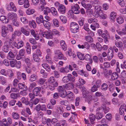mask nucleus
<instances>
[{
  "label": "nucleus",
  "mask_w": 126,
  "mask_h": 126,
  "mask_svg": "<svg viewBox=\"0 0 126 126\" xmlns=\"http://www.w3.org/2000/svg\"><path fill=\"white\" fill-rule=\"evenodd\" d=\"M10 46V44L7 41H6L4 43V45L2 47V51L5 53H7L9 50Z\"/></svg>",
  "instance_id": "nucleus-4"
},
{
  "label": "nucleus",
  "mask_w": 126,
  "mask_h": 126,
  "mask_svg": "<svg viewBox=\"0 0 126 126\" xmlns=\"http://www.w3.org/2000/svg\"><path fill=\"white\" fill-rule=\"evenodd\" d=\"M60 45L64 51L66 49V46L65 43L63 40H62L60 42Z\"/></svg>",
  "instance_id": "nucleus-17"
},
{
  "label": "nucleus",
  "mask_w": 126,
  "mask_h": 126,
  "mask_svg": "<svg viewBox=\"0 0 126 126\" xmlns=\"http://www.w3.org/2000/svg\"><path fill=\"white\" fill-rule=\"evenodd\" d=\"M77 56L78 57L79 59L81 60H84V55L82 54L80 52H78L77 53Z\"/></svg>",
  "instance_id": "nucleus-40"
},
{
  "label": "nucleus",
  "mask_w": 126,
  "mask_h": 126,
  "mask_svg": "<svg viewBox=\"0 0 126 126\" xmlns=\"http://www.w3.org/2000/svg\"><path fill=\"white\" fill-rule=\"evenodd\" d=\"M32 35L36 40H38L39 38L38 34L36 32H35L34 30H32Z\"/></svg>",
  "instance_id": "nucleus-19"
},
{
  "label": "nucleus",
  "mask_w": 126,
  "mask_h": 126,
  "mask_svg": "<svg viewBox=\"0 0 126 126\" xmlns=\"http://www.w3.org/2000/svg\"><path fill=\"white\" fill-rule=\"evenodd\" d=\"M23 42L22 41H20L17 43L16 47L17 49H19L23 47Z\"/></svg>",
  "instance_id": "nucleus-26"
},
{
  "label": "nucleus",
  "mask_w": 126,
  "mask_h": 126,
  "mask_svg": "<svg viewBox=\"0 0 126 126\" xmlns=\"http://www.w3.org/2000/svg\"><path fill=\"white\" fill-rule=\"evenodd\" d=\"M51 12L53 15L56 16H58V12L55 8L52 7L51 8Z\"/></svg>",
  "instance_id": "nucleus-21"
},
{
  "label": "nucleus",
  "mask_w": 126,
  "mask_h": 126,
  "mask_svg": "<svg viewBox=\"0 0 126 126\" xmlns=\"http://www.w3.org/2000/svg\"><path fill=\"white\" fill-rule=\"evenodd\" d=\"M21 21L24 24H26L28 23V21L26 18L25 17H21L20 19Z\"/></svg>",
  "instance_id": "nucleus-39"
},
{
  "label": "nucleus",
  "mask_w": 126,
  "mask_h": 126,
  "mask_svg": "<svg viewBox=\"0 0 126 126\" xmlns=\"http://www.w3.org/2000/svg\"><path fill=\"white\" fill-rule=\"evenodd\" d=\"M33 58L34 61L37 62H39L40 61V59L38 55L36 54H34L33 55Z\"/></svg>",
  "instance_id": "nucleus-41"
},
{
  "label": "nucleus",
  "mask_w": 126,
  "mask_h": 126,
  "mask_svg": "<svg viewBox=\"0 0 126 126\" xmlns=\"http://www.w3.org/2000/svg\"><path fill=\"white\" fill-rule=\"evenodd\" d=\"M13 24L15 26L18 27L19 25V23L16 19H14L13 21Z\"/></svg>",
  "instance_id": "nucleus-53"
},
{
  "label": "nucleus",
  "mask_w": 126,
  "mask_h": 126,
  "mask_svg": "<svg viewBox=\"0 0 126 126\" xmlns=\"http://www.w3.org/2000/svg\"><path fill=\"white\" fill-rule=\"evenodd\" d=\"M75 77L72 76L70 74H68L67 76H64L62 79V80L63 82L66 83L69 81L72 82H75Z\"/></svg>",
  "instance_id": "nucleus-1"
},
{
  "label": "nucleus",
  "mask_w": 126,
  "mask_h": 126,
  "mask_svg": "<svg viewBox=\"0 0 126 126\" xmlns=\"http://www.w3.org/2000/svg\"><path fill=\"white\" fill-rule=\"evenodd\" d=\"M60 18L61 21L64 23H66L67 21L66 17L63 16H61L60 17Z\"/></svg>",
  "instance_id": "nucleus-35"
},
{
  "label": "nucleus",
  "mask_w": 126,
  "mask_h": 126,
  "mask_svg": "<svg viewBox=\"0 0 126 126\" xmlns=\"http://www.w3.org/2000/svg\"><path fill=\"white\" fill-rule=\"evenodd\" d=\"M58 91L59 93L60 92H63V91L65 90L64 88L61 86H60L58 87Z\"/></svg>",
  "instance_id": "nucleus-59"
},
{
  "label": "nucleus",
  "mask_w": 126,
  "mask_h": 126,
  "mask_svg": "<svg viewBox=\"0 0 126 126\" xmlns=\"http://www.w3.org/2000/svg\"><path fill=\"white\" fill-rule=\"evenodd\" d=\"M118 77V75L116 72L113 73L111 76V79L113 80L117 79Z\"/></svg>",
  "instance_id": "nucleus-20"
},
{
  "label": "nucleus",
  "mask_w": 126,
  "mask_h": 126,
  "mask_svg": "<svg viewBox=\"0 0 126 126\" xmlns=\"http://www.w3.org/2000/svg\"><path fill=\"white\" fill-rule=\"evenodd\" d=\"M49 82L50 83H52L55 81L54 78L53 77H51L48 80Z\"/></svg>",
  "instance_id": "nucleus-63"
},
{
  "label": "nucleus",
  "mask_w": 126,
  "mask_h": 126,
  "mask_svg": "<svg viewBox=\"0 0 126 126\" xmlns=\"http://www.w3.org/2000/svg\"><path fill=\"white\" fill-rule=\"evenodd\" d=\"M41 105L40 104H38L35 106V107L34 108V109L38 111L41 110Z\"/></svg>",
  "instance_id": "nucleus-62"
},
{
  "label": "nucleus",
  "mask_w": 126,
  "mask_h": 126,
  "mask_svg": "<svg viewBox=\"0 0 126 126\" xmlns=\"http://www.w3.org/2000/svg\"><path fill=\"white\" fill-rule=\"evenodd\" d=\"M42 35L44 37H46L47 39L52 38H53V35L52 33L48 32H45L44 34L43 32L40 31Z\"/></svg>",
  "instance_id": "nucleus-6"
},
{
  "label": "nucleus",
  "mask_w": 126,
  "mask_h": 126,
  "mask_svg": "<svg viewBox=\"0 0 126 126\" xmlns=\"http://www.w3.org/2000/svg\"><path fill=\"white\" fill-rule=\"evenodd\" d=\"M116 14L114 12H112L111 13L110 15V19L112 21H113L116 18Z\"/></svg>",
  "instance_id": "nucleus-30"
},
{
  "label": "nucleus",
  "mask_w": 126,
  "mask_h": 126,
  "mask_svg": "<svg viewBox=\"0 0 126 126\" xmlns=\"http://www.w3.org/2000/svg\"><path fill=\"white\" fill-rule=\"evenodd\" d=\"M39 83L40 85L44 84V86H45L44 84H46L45 83V79H44L42 78H40L39 81Z\"/></svg>",
  "instance_id": "nucleus-52"
},
{
  "label": "nucleus",
  "mask_w": 126,
  "mask_h": 126,
  "mask_svg": "<svg viewBox=\"0 0 126 126\" xmlns=\"http://www.w3.org/2000/svg\"><path fill=\"white\" fill-rule=\"evenodd\" d=\"M1 35L3 37H5L8 32L7 28L5 26L2 25L1 27Z\"/></svg>",
  "instance_id": "nucleus-7"
},
{
  "label": "nucleus",
  "mask_w": 126,
  "mask_h": 126,
  "mask_svg": "<svg viewBox=\"0 0 126 126\" xmlns=\"http://www.w3.org/2000/svg\"><path fill=\"white\" fill-rule=\"evenodd\" d=\"M67 98L68 100L71 101L74 98V95L73 93L71 92H70L68 94H66Z\"/></svg>",
  "instance_id": "nucleus-12"
},
{
  "label": "nucleus",
  "mask_w": 126,
  "mask_h": 126,
  "mask_svg": "<svg viewBox=\"0 0 126 126\" xmlns=\"http://www.w3.org/2000/svg\"><path fill=\"white\" fill-rule=\"evenodd\" d=\"M59 94L60 96L63 98H65L66 96V93L65 90L60 92Z\"/></svg>",
  "instance_id": "nucleus-38"
},
{
  "label": "nucleus",
  "mask_w": 126,
  "mask_h": 126,
  "mask_svg": "<svg viewBox=\"0 0 126 126\" xmlns=\"http://www.w3.org/2000/svg\"><path fill=\"white\" fill-rule=\"evenodd\" d=\"M18 95V94L12 93L11 94L10 96L11 98L14 99H15L16 98Z\"/></svg>",
  "instance_id": "nucleus-51"
},
{
  "label": "nucleus",
  "mask_w": 126,
  "mask_h": 126,
  "mask_svg": "<svg viewBox=\"0 0 126 126\" xmlns=\"http://www.w3.org/2000/svg\"><path fill=\"white\" fill-rule=\"evenodd\" d=\"M17 40H12V41H9L8 42L9 44H10V46H11V47L12 48H14V47H16L17 43Z\"/></svg>",
  "instance_id": "nucleus-13"
},
{
  "label": "nucleus",
  "mask_w": 126,
  "mask_h": 126,
  "mask_svg": "<svg viewBox=\"0 0 126 126\" xmlns=\"http://www.w3.org/2000/svg\"><path fill=\"white\" fill-rule=\"evenodd\" d=\"M0 81L2 85H5L6 84L7 81L5 78L0 76Z\"/></svg>",
  "instance_id": "nucleus-16"
},
{
  "label": "nucleus",
  "mask_w": 126,
  "mask_h": 126,
  "mask_svg": "<svg viewBox=\"0 0 126 126\" xmlns=\"http://www.w3.org/2000/svg\"><path fill=\"white\" fill-rule=\"evenodd\" d=\"M10 63L11 66L13 67L15 66V64L16 63V60L13 59L12 61H10Z\"/></svg>",
  "instance_id": "nucleus-45"
},
{
  "label": "nucleus",
  "mask_w": 126,
  "mask_h": 126,
  "mask_svg": "<svg viewBox=\"0 0 126 126\" xmlns=\"http://www.w3.org/2000/svg\"><path fill=\"white\" fill-rule=\"evenodd\" d=\"M59 11L61 14H64L65 13L66 8L65 6L63 4H61L58 7Z\"/></svg>",
  "instance_id": "nucleus-8"
},
{
  "label": "nucleus",
  "mask_w": 126,
  "mask_h": 126,
  "mask_svg": "<svg viewBox=\"0 0 126 126\" xmlns=\"http://www.w3.org/2000/svg\"><path fill=\"white\" fill-rule=\"evenodd\" d=\"M121 77L124 78H126V71L124 70L121 74Z\"/></svg>",
  "instance_id": "nucleus-54"
},
{
  "label": "nucleus",
  "mask_w": 126,
  "mask_h": 126,
  "mask_svg": "<svg viewBox=\"0 0 126 126\" xmlns=\"http://www.w3.org/2000/svg\"><path fill=\"white\" fill-rule=\"evenodd\" d=\"M103 71L105 77L106 78L109 77L108 71L105 68L103 69Z\"/></svg>",
  "instance_id": "nucleus-55"
},
{
  "label": "nucleus",
  "mask_w": 126,
  "mask_h": 126,
  "mask_svg": "<svg viewBox=\"0 0 126 126\" xmlns=\"http://www.w3.org/2000/svg\"><path fill=\"white\" fill-rule=\"evenodd\" d=\"M8 17L10 19L14 20L17 17V15L15 13L11 12L9 13L7 15Z\"/></svg>",
  "instance_id": "nucleus-10"
},
{
  "label": "nucleus",
  "mask_w": 126,
  "mask_h": 126,
  "mask_svg": "<svg viewBox=\"0 0 126 126\" xmlns=\"http://www.w3.org/2000/svg\"><path fill=\"white\" fill-rule=\"evenodd\" d=\"M42 23L45 27L47 28L50 27V24L49 22L45 20Z\"/></svg>",
  "instance_id": "nucleus-32"
},
{
  "label": "nucleus",
  "mask_w": 126,
  "mask_h": 126,
  "mask_svg": "<svg viewBox=\"0 0 126 126\" xmlns=\"http://www.w3.org/2000/svg\"><path fill=\"white\" fill-rule=\"evenodd\" d=\"M46 59L47 61L49 63H51V58L50 57V55H47L46 56Z\"/></svg>",
  "instance_id": "nucleus-61"
},
{
  "label": "nucleus",
  "mask_w": 126,
  "mask_h": 126,
  "mask_svg": "<svg viewBox=\"0 0 126 126\" xmlns=\"http://www.w3.org/2000/svg\"><path fill=\"white\" fill-rule=\"evenodd\" d=\"M125 111L126 112V109L124 107L121 106L119 109V113L121 115H122Z\"/></svg>",
  "instance_id": "nucleus-29"
},
{
  "label": "nucleus",
  "mask_w": 126,
  "mask_h": 126,
  "mask_svg": "<svg viewBox=\"0 0 126 126\" xmlns=\"http://www.w3.org/2000/svg\"><path fill=\"white\" fill-rule=\"evenodd\" d=\"M42 67L45 68L47 71L49 72L50 70V67L47 64H43Z\"/></svg>",
  "instance_id": "nucleus-24"
},
{
  "label": "nucleus",
  "mask_w": 126,
  "mask_h": 126,
  "mask_svg": "<svg viewBox=\"0 0 126 126\" xmlns=\"http://www.w3.org/2000/svg\"><path fill=\"white\" fill-rule=\"evenodd\" d=\"M85 38L86 40L90 43H91L93 41V38L90 36H86Z\"/></svg>",
  "instance_id": "nucleus-37"
},
{
  "label": "nucleus",
  "mask_w": 126,
  "mask_h": 126,
  "mask_svg": "<svg viewBox=\"0 0 126 126\" xmlns=\"http://www.w3.org/2000/svg\"><path fill=\"white\" fill-rule=\"evenodd\" d=\"M40 89V87H37L34 88L33 90V93L34 95L35 96H37Z\"/></svg>",
  "instance_id": "nucleus-18"
},
{
  "label": "nucleus",
  "mask_w": 126,
  "mask_h": 126,
  "mask_svg": "<svg viewBox=\"0 0 126 126\" xmlns=\"http://www.w3.org/2000/svg\"><path fill=\"white\" fill-rule=\"evenodd\" d=\"M18 88L20 89H22L24 91H26L28 89V88L25 85L22 83H19L18 85Z\"/></svg>",
  "instance_id": "nucleus-14"
},
{
  "label": "nucleus",
  "mask_w": 126,
  "mask_h": 126,
  "mask_svg": "<svg viewBox=\"0 0 126 126\" xmlns=\"http://www.w3.org/2000/svg\"><path fill=\"white\" fill-rule=\"evenodd\" d=\"M93 99V97L91 95H89L88 96L87 98L85 99V100L87 101L89 104H90L91 103V101Z\"/></svg>",
  "instance_id": "nucleus-36"
},
{
  "label": "nucleus",
  "mask_w": 126,
  "mask_h": 126,
  "mask_svg": "<svg viewBox=\"0 0 126 126\" xmlns=\"http://www.w3.org/2000/svg\"><path fill=\"white\" fill-rule=\"evenodd\" d=\"M98 88L95 85H94L91 88V92H94L96 91L97 90Z\"/></svg>",
  "instance_id": "nucleus-47"
},
{
  "label": "nucleus",
  "mask_w": 126,
  "mask_h": 126,
  "mask_svg": "<svg viewBox=\"0 0 126 126\" xmlns=\"http://www.w3.org/2000/svg\"><path fill=\"white\" fill-rule=\"evenodd\" d=\"M10 5L11 7L12 8V9L15 12L16 11V9L15 7L14 3L12 2H11L10 3Z\"/></svg>",
  "instance_id": "nucleus-48"
},
{
  "label": "nucleus",
  "mask_w": 126,
  "mask_h": 126,
  "mask_svg": "<svg viewBox=\"0 0 126 126\" xmlns=\"http://www.w3.org/2000/svg\"><path fill=\"white\" fill-rule=\"evenodd\" d=\"M27 66L26 68V71L28 73H31L32 70L31 63H29L28 65L27 64Z\"/></svg>",
  "instance_id": "nucleus-25"
},
{
  "label": "nucleus",
  "mask_w": 126,
  "mask_h": 126,
  "mask_svg": "<svg viewBox=\"0 0 126 126\" xmlns=\"http://www.w3.org/2000/svg\"><path fill=\"white\" fill-rule=\"evenodd\" d=\"M116 21L119 24H121L123 22L124 19L122 17L120 16L117 18Z\"/></svg>",
  "instance_id": "nucleus-28"
},
{
  "label": "nucleus",
  "mask_w": 126,
  "mask_h": 126,
  "mask_svg": "<svg viewBox=\"0 0 126 126\" xmlns=\"http://www.w3.org/2000/svg\"><path fill=\"white\" fill-rule=\"evenodd\" d=\"M96 118L99 119L102 118V114L101 113H96Z\"/></svg>",
  "instance_id": "nucleus-60"
},
{
  "label": "nucleus",
  "mask_w": 126,
  "mask_h": 126,
  "mask_svg": "<svg viewBox=\"0 0 126 126\" xmlns=\"http://www.w3.org/2000/svg\"><path fill=\"white\" fill-rule=\"evenodd\" d=\"M7 29L8 30L11 32H13L14 31L13 29L12 26L10 25H8Z\"/></svg>",
  "instance_id": "nucleus-58"
},
{
  "label": "nucleus",
  "mask_w": 126,
  "mask_h": 126,
  "mask_svg": "<svg viewBox=\"0 0 126 126\" xmlns=\"http://www.w3.org/2000/svg\"><path fill=\"white\" fill-rule=\"evenodd\" d=\"M115 44L116 46L119 48H121L122 46V43L121 42H115Z\"/></svg>",
  "instance_id": "nucleus-50"
},
{
  "label": "nucleus",
  "mask_w": 126,
  "mask_h": 126,
  "mask_svg": "<svg viewBox=\"0 0 126 126\" xmlns=\"http://www.w3.org/2000/svg\"><path fill=\"white\" fill-rule=\"evenodd\" d=\"M60 104L64 106H67L69 104V102L66 100H62L60 102Z\"/></svg>",
  "instance_id": "nucleus-43"
},
{
  "label": "nucleus",
  "mask_w": 126,
  "mask_h": 126,
  "mask_svg": "<svg viewBox=\"0 0 126 126\" xmlns=\"http://www.w3.org/2000/svg\"><path fill=\"white\" fill-rule=\"evenodd\" d=\"M84 18H81L80 19V20L79 21V23L81 26L83 25L84 23Z\"/></svg>",
  "instance_id": "nucleus-56"
},
{
  "label": "nucleus",
  "mask_w": 126,
  "mask_h": 126,
  "mask_svg": "<svg viewBox=\"0 0 126 126\" xmlns=\"http://www.w3.org/2000/svg\"><path fill=\"white\" fill-rule=\"evenodd\" d=\"M21 32L24 35L26 36H28L29 34V32L26 31L23 27H21Z\"/></svg>",
  "instance_id": "nucleus-33"
},
{
  "label": "nucleus",
  "mask_w": 126,
  "mask_h": 126,
  "mask_svg": "<svg viewBox=\"0 0 126 126\" xmlns=\"http://www.w3.org/2000/svg\"><path fill=\"white\" fill-rule=\"evenodd\" d=\"M118 2L119 5L122 7H124L125 5V2L123 0H118Z\"/></svg>",
  "instance_id": "nucleus-34"
},
{
  "label": "nucleus",
  "mask_w": 126,
  "mask_h": 126,
  "mask_svg": "<svg viewBox=\"0 0 126 126\" xmlns=\"http://www.w3.org/2000/svg\"><path fill=\"white\" fill-rule=\"evenodd\" d=\"M26 51L27 53L28 54L31 53V45L28 42L26 43Z\"/></svg>",
  "instance_id": "nucleus-27"
},
{
  "label": "nucleus",
  "mask_w": 126,
  "mask_h": 126,
  "mask_svg": "<svg viewBox=\"0 0 126 126\" xmlns=\"http://www.w3.org/2000/svg\"><path fill=\"white\" fill-rule=\"evenodd\" d=\"M46 123L48 126H51L50 123H51V120L50 119L48 118L46 120Z\"/></svg>",
  "instance_id": "nucleus-64"
},
{
  "label": "nucleus",
  "mask_w": 126,
  "mask_h": 126,
  "mask_svg": "<svg viewBox=\"0 0 126 126\" xmlns=\"http://www.w3.org/2000/svg\"><path fill=\"white\" fill-rule=\"evenodd\" d=\"M108 59L109 61L113 57V51L112 48H110L108 53Z\"/></svg>",
  "instance_id": "nucleus-9"
},
{
  "label": "nucleus",
  "mask_w": 126,
  "mask_h": 126,
  "mask_svg": "<svg viewBox=\"0 0 126 126\" xmlns=\"http://www.w3.org/2000/svg\"><path fill=\"white\" fill-rule=\"evenodd\" d=\"M70 30L73 33H75L78 32L79 28V25L76 23L72 22L70 25Z\"/></svg>",
  "instance_id": "nucleus-2"
},
{
  "label": "nucleus",
  "mask_w": 126,
  "mask_h": 126,
  "mask_svg": "<svg viewBox=\"0 0 126 126\" xmlns=\"http://www.w3.org/2000/svg\"><path fill=\"white\" fill-rule=\"evenodd\" d=\"M29 6V3L28 0H25L24 6L25 8H27Z\"/></svg>",
  "instance_id": "nucleus-44"
},
{
  "label": "nucleus",
  "mask_w": 126,
  "mask_h": 126,
  "mask_svg": "<svg viewBox=\"0 0 126 126\" xmlns=\"http://www.w3.org/2000/svg\"><path fill=\"white\" fill-rule=\"evenodd\" d=\"M108 85L106 83H103L102 85L101 88L102 90H104V91L106 90L108 88Z\"/></svg>",
  "instance_id": "nucleus-46"
},
{
  "label": "nucleus",
  "mask_w": 126,
  "mask_h": 126,
  "mask_svg": "<svg viewBox=\"0 0 126 126\" xmlns=\"http://www.w3.org/2000/svg\"><path fill=\"white\" fill-rule=\"evenodd\" d=\"M79 5L77 4H75L74 6H72L71 7V9L73 11L74 13L75 14H78L80 13L79 10Z\"/></svg>",
  "instance_id": "nucleus-5"
},
{
  "label": "nucleus",
  "mask_w": 126,
  "mask_h": 126,
  "mask_svg": "<svg viewBox=\"0 0 126 126\" xmlns=\"http://www.w3.org/2000/svg\"><path fill=\"white\" fill-rule=\"evenodd\" d=\"M55 53L56 57L57 59L60 60L63 59L64 60L66 59V58L64 57L63 55L60 50H56Z\"/></svg>",
  "instance_id": "nucleus-3"
},
{
  "label": "nucleus",
  "mask_w": 126,
  "mask_h": 126,
  "mask_svg": "<svg viewBox=\"0 0 126 126\" xmlns=\"http://www.w3.org/2000/svg\"><path fill=\"white\" fill-rule=\"evenodd\" d=\"M40 72L41 74L43 75V77L44 78H46L47 76V74L45 72L44 70L41 69V70Z\"/></svg>",
  "instance_id": "nucleus-49"
},
{
  "label": "nucleus",
  "mask_w": 126,
  "mask_h": 126,
  "mask_svg": "<svg viewBox=\"0 0 126 126\" xmlns=\"http://www.w3.org/2000/svg\"><path fill=\"white\" fill-rule=\"evenodd\" d=\"M53 22L54 25L56 27L59 26V22L58 20L56 19H54L53 20Z\"/></svg>",
  "instance_id": "nucleus-42"
},
{
  "label": "nucleus",
  "mask_w": 126,
  "mask_h": 126,
  "mask_svg": "<svg viewBox=\"0 0 126 126\" xmlns=\"http://www.w3.org/2000/svg\"><path fill=\"white\" fill-rule=\"evenodd\" d=\"M36 22L38 24L42 23L44 20L43 19V17L42 15H40L39 17H36Z\"/></svg>",
  "instance_id": "nucleus-11"
},
{
  "label": "nucleus",
  "mask_w": 126,
  "mask_h": 126,
  "mask_svg": "<svg viewBox=\"0 0 126 126\" xmlns=\"http://www.w3.org/2000/svg\"><path fill=\"white\" fill-rule=\"evenodd\" d=\"M68 83L65 86L66 88L68 90H70L71 89H72L74 87V84L72 83Z\"/></svg>",
  "instance_id": "nucleus-15"
},
{
  "label": "nucleus",
  "mask_w": 126,
  "mask_h": 126,
  "mask_svg": "<svg viewBox=\"0 0 126 126\" xmlns=\"http://www.w3.org/2000/svg\"><path fill=\"white\" fill-rule=\"evenodd\" d=\"M15 55L11 51H9L8 53L7 56V58L9 59L10 58H13L15 57Z\"/></svg>",
  "instance_id": "nucleus-23"
},
{
  "label": "nucleus",
  "mask_w": 126,
  "mask_h": 126,
  "mask_svg": "<svg viewBox=\"0 0 126 126\" xmlns=\"http://www.w3.org/2000/svg\"><path fill=\"white\" fill-rule=\"evenodd\" d=\"M12 116L13 118L15 119H18L19 118L18 113L16 112H13L12 113Z\"/></svg>",
  "instance_id": "nucleus-31"
},
{
  "label": "nucleus",
  "mask_w": 126,
  "mask_h": 126,
  "mask_svg": "<svg viewBox=\"0 0 126 126\" xmlns=\"http://www.w3.org/2000/svg\"><path fill=\"white\" fill-rule=\"evenodd\" d=\"M96 46L98 50L100 51L102 50L101 46L99 43H96Z\"/></svg>",
  "instance_id": "nucleus-57"
},
{
  "label": "nucleus",
  "mask_w": 126,
  "mask_h": 126,
  "mask_svg": "<svg viewBox=\"0 0 126 126\" xmlns=\"http://www.w3.org/2000/svg\"><path fill=\"white\" fill-rule=\"evenodd\" d=\"M89 119L91 123L93 124L94 123V121L95 119V117L94 115L93 114H90L89 115Z\"/></svg>",
  "instance_id": "nucleus-22"
}]
</instances>
